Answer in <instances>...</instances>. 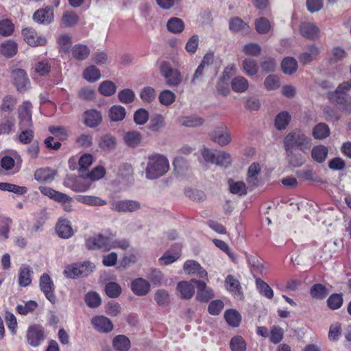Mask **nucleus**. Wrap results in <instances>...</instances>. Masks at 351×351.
I'll use <instances>...</instances> for the list:
<instances>
[{
	"instance_id": "nucleus-1",
	"label": "nucleus",
	"mask_w": 351,
	"mask_h": 351,
	"mask_svg": "<svg viewBox=\"0 0 351 351\" xmlns=\"http://www.w3.org/2000/svg\"><path fill=\"white\" fill-rule=\"evenodd\" d=\"M312 139L308 134L299 129L289 132L284 138L285 149H298L306 154L312 147Z\"/></svg>"
},
{
	"instance_id": "nucleus-2",
	"label": "nucleus",
	"mask_w": 351,
	"mask_h": 351,
	"mask_svg": "<svg viewBox=\"0 0 351 351\" xmlns=\"http://www.w3.org/2000/svg\"><path fill=\"white\" fill-rule=\"evenodd\" d=\"M168 159L161 154H152L147 158L145 169V178L156 180L165 175L169 170Z\"/></svg>"
},
{
	"instance_id": "nucleus-3",
	"label": "nucleus",
	"mask_w": 351,
	"mask_h": 351,
	"mask_svg": "<svg viewBox=\"0 0 351 351\" xmlns=\"http://www.w3.org/2000/svg\"><path fill=\"white\" fill-rule=\"evenodd\" d=\"M160 72L166 80V83L169 86H178L182 80L181 73L173 69L169 63L162 62L160 66Z\"/></svg>"
},
{
	"instance_id": "nucleus-4",
	"label": "nucleus",
	"mask_w": 351,
	"mask_h": 351,
	"mask_svg": "<svg viewBox=\"0 0 351 351\" xmlns=\"http://www.w3.org/2000/svg\"><path fill=\"white\" fill-rule=\"evenodd\" d=\"M140 208V202L133 199L114 201L110 204V209L112 211L121 213L136 212Z\"/></svg>"
},
{
	"instance_id": "nucleus-5",
	"label": "nucleus",
	"mask_w": 351,
	"mask_h": 351,
	"mask_svg": "<svg viewBox=\"0 0 351 351\" xmlns=\"http://www.w3.org/2000/svg\"><path fill=\"white\" fill-rule=\"evenodd\" d=\"M210 136L213 141L221 146L228 145L232 141L230 132L224 124H221L216 127L210 132Z\"/></svg>"
},
{
	"instance_id": "nucleus-6",
	"label": "nucleus",
	"mask_w": 351,
	"mask_h": 351,
	"mask_svg": "<svg viewBox=\"0 0 351 351\" xmlns=\"http://www.w3.org/2000/svg\"><path fill=\"white\" fill-rule=\"evenodd\" d=\"M27 339L32 347H38L45 339L44 328L39 325H32L28 328Z\"/></svg>"
},
{
	"instance_id": "nucleus-7",
	"label": "nucleus",
	"mask_w": 351,
	"mask_h": 351,
	"mask_svg": "<svg viewBox=\"0 0 351 351\" xmlns=\"http://www.w3.org/2000/svg\"><path fill=\"white\" fill-rule=\"evenodd\" d=\"M111 237L98 234L90 237L86 241V246L90 250L101 249L104 251L110 250Z\"/></svg>"
},
{
	"instance_id": "nucleus-8",
	"label": "nucleus",
	"mask_w": 351,
	"mask_h": 351,
	"mask_svg": "<svg viewBox=\"0 0 351 351\" xmlns=\"http://www.w3.org/2000/svg\"><path fill=\"white\" fill-rule=\"evenodd\" d=\"M22 35L25 41L32 47L44 46L47 43L46 38L38 34L34 29L30 27L22 30Z\"/></svg>"
},
{
	"instance_id": "nucleus-9",
	"label": "nucleus",
	"mask_w": 351,
	"mask_h": 351,
	"mask_svg": "<svg viewBox=\"0 0 351 351\" xmlns=\"http://www.w3.org/2000/svg\"><path fill=\"white\" fill-rule=\"evenodd\" d=\"M192 282L197 285L196 300L201 302H208L214 298L213 290L208 287L204 281L193 279Z\"/></svg>"
},
{
	"instance_id": "nucleus-10",
	"label": "nucleus",
	"mask_w": 351,
	"mask_h": 351,
	"mask_svg": "<svg viewBox=\"0 0 351 351\" xmlns=\"http://www.w3.org/2000/svg\"><path fill=\"white\" fill-rule=\"evenodd\" d=\"M39 285L45 297L52 304H54L56 301V297L54 294V285L48 274H44L40 276Z\"/></svg>"
},
{
	"instance_id": "nucleus-11",
	"label": "nucleus",
	"mask_w": 351,
	"mask_h": 351,
	"mask_svg": "<svg viewBox=\"0 0 351 351\" xmlns=\"http://www.w3.org/2000/svg\"><path fill=\"white\" fill-rule=\"evenodd\" d=\"M31 103L25 101L19 108V127H32Z\"/></svg>"
},
{
	"instance_id": "nucleus-12",
	"label": "nucleus",
	"mask_w": 351,
	"mask_h": 351,
	"mask_svg": "<svg viewBox=\"0 0 351 351\" xmlns=\"http://www.w3.org/2000/svg\"><path fill=\"white\" fill-rule=\"evenodd\" d=\"M183 269L186 274L195 275L200 278H206L207 271L194 260H189L186 261L183 266Z\"/></svg>"
},
{
	"instance_id": "nucleus-13",
	"label": "nucleus",
	"mask_w": 351,
	"mask_h": 351,
	"mask_svg": "<svg viewBox=\"0 0 351 351\" xmlns=\"http://www.w3.org/2000/svg\"><path fill=\"white\" fill-rule=\"evenodd\" d=\"M40 193L59 203H69L73 199L70 196L48 186H41L38 188Z\"/></svg>"
},
{
	"instance_id": "nucleus-14",
	"label": "nucleus",
	"mask_w": 351,
	"mask_h": 351,
	"mask_svg": "<svg viewBox=\"0 0 351 351\" xmlns=\"http://www.w3.org/2000/svg\"><path fill=\"white\" fill-rule=\"evenodd\" d=\"M91 323L94 328L99 332L107 333L113 328L112 322L104 315L94 317L91 320Z\"/></svg>"
},
{
	"instance_id": "nucleus-15",
	"label": "nucleus",
	"mask_w": 351,
	"mask_h": 351,
	"mask_svg": "<svg viewBox=\"0 0 351 351\" xmlns=\"http://www.w3.org/2000/svg\"><path fill=\"white\" fill-rule=\"evenodd\" d=\"M33 19L39 24L49 25L53 21V11L50 7L39 9L34 12Z\"/></svg>"
},
{
	"instance_id": "nucleus-16",
	"label": "nucleus",
	"mask_w": 351,
	"mask_h": 351,
	"mask_svg": "<svg viewBox=\"0 0 351 351\" xmlns=\"http://www.w3.org/2000/svg\"><path fill=\"white\" fill-rule=\"evenodd\" d=\"M14 84L19 91L26 90L29 86V80L26 73L21 69H16L12 72Z\"/></svg>"
},
{
	"instance_id": "nucleus-17",
	"label": "nucleus",
	"mask_w": 351,
	"mask_h": 351,
	"mask_svg": "<svg viewBox=\"0 0 351 351\" xmlns=\"http://www.w3.org/2000/svg\"><path fill=\"white\" fill-rule=\"evenodd\" d=\"M319 53L320 50L317 46L315 45H309L306 51L300 54L299 61L303 65L308 64L317 58Z\"/></svg>"
},
{
	"instance_id": "nucleus-18",
	"label": "nucleus",
	"mask_w": 351,
	"mask_h": 351,
	"mask_svg": "<svg viewBox=\"0 0 351 351\" xmlns=\"http://www.w3.org/2000/svg\"><path fill=\"white\" fill-rule=\"evenodd\" d=\"M191 281L179 282L176 287V291L180 297L184 300H191L195 293V287Z\"/></svg>"
},
{
	"instance_id": "nucleus-19",
	"label": "nucleus",
	"mask_w": 351,
	"mask_h": 351,
	"mask_svg": "<svg viewBox=\"0 0 351 351\" xmlns=\"http://www.w3.org/2000/svg\"><path fill=\"white\" fill-rule=\"evenodd\" d=\"M56 230L58 235L62 239H69L74 234L71 222L68 219H59Z\"/></svg>"
},
{
	"instance_id": "nucleus-20",
	"label": "nucleus",
	"mask_w": 351,
	"mask_h": 351,
	"mask_svg": "<svg viewBox=\"0 0 351 351\" xmlns=\"http://www.w3.org/2000/svg\"><path fill=\"white\" fill-rule=\"evenodd\" d=\"M149 282L142 278H138L134 280L131 285L132 291L136 295H145L150 291Z\"/></svg>"
},
{
	"instance_id": "nucleus-21",
	"label": "nucleus",
	"mask_w": 351,
	"mask_h": 351,
	"mask_svg": "<svg viewBox=\"0 0 351 351\" xmlns=\"http://www.w3.org/2000/svg\"><path fill=\"white\" fill-rule=\"evenodd\" d=\"M289 163L293 167H299L303 165L306 158L300 152H297V149H285Z\"/></svg>"
},
{
	"instance_id": "nucleus-22",
	"label": "nucleus",
	"mask_w": 351,
	"mask_h": 351,
	"mask_svg": "<svg viewBox=\"0 0 351 351\" xmlns=\"http://www.w3.org/2000/svg\"><path fill=\"white\" fill-rule=\"evenodd\" d=\"M101 120L102 117L100 112L96 110H86L84 114V122L90 128L97 126Z\"/></svg>"
},
{
	"instance_id": "nucleus-23",
	"label": "nucleus",
	"mask_w": 351,
	"mask_h": 351,
	"mask_svg": "<svg viewBox=\"0 0 351 351\" xmlns=\"http://www.w3.org/2000/svg\"><path fill=\"white\" fill-rule=\"evenodd\" d=\"M225 286L228 291L231 292L235 296L241 298L242 293L241 286L239 281L232 275H228L225 280Z\"/></svg>"
},
{
	"instance_id": "nucleus-24",
	"label": "nucleus",
	"mask_w": 351,
	"mask_h": 351,
	"mask_svg": "<svg viewBox=\"0 0 351 351\" xmlns=\"http://www.w3.org/2000/svg\"><path fill=\"white\" fill-rule=\"evenodd\" d=\"M300 32L302 35L308 39H316L319 37V30L313 23L306 22L301 24Z\"/></svg>"
},
{
	"instance_id": "nucleus-25",
	"label": "nucleus",
	"mask_w": 351,
	"mask_h": 351,
	"mask_svg": "<svg viewBox=\"0 0 351 351\" xmlns=\"http://www.w3.org/2000/svg\"><path fill=\"white\" fill-rule=\"evenodd\" d=\"M328 154V149L323 145H318L313 147L311 152V156L313 161L317 163L324 162Z\"/></svg>"
},
{
	"instance_id": "nucleus-26",
	"label": "nucleus",
	"mask_w": 351,
	"mask_h": 351,
	"mask_svg": "<svg viewBox=\"0 0 351 351\" xmlns=\"http://www.w3.org/2000/svg\"><path fill=\"white\" fill-rule=\"evenodd\" d=\"M261 167L258 163L254 162L248 168L247 182L251 186H256L259 183Z\"/></svg>"
},
{
	"instance_id": "nucleus-27",
	"label": "nucleus",
	"mask_w": 351,
	"mask_h": 351,
	"mask_svg": "<svg viewBox=\"0 0 351 351\" xmlns=\"http://www.w3.org/2000/svg\"><path fill=\"white\" fill-rule=\"evenodd\" d=\"M229 28L234 33L247 34L250 32V26L238 17H234L230 21Z\"/></svg>"
},
{
	"instance_id": "nucleus-28",
	"label": "nucleus",
	"mask_w": 351,
	"mask_h": 351,
	"mask_svg": "<svg viewBox=\"0 0 351 351\" xmlns=\"http://www.w3.org/2000/svg\"><path fill=\"white\" fill-rule=\"evenodd\" d=\"M33 271L27 265H22L19 272V284L21 287H27L32 282Z\"/></svg>"
},
{
	"instance_id": "nucleus-29",
	"label": "nucleus",
	"mask_w": 351,
	"mask_h": 351,
	"mask_svg": "<svg viewBox=\"0 0 351 351\" xmlns=\"http://www.w3.org/2000/svg\"><path fill=\"white\" fill-rule=\"evenodd\" d=\"M241 66L245 73L249 77L255 76L258 72V65L254 59L245 58L242 61Z\"/></svg>"
},
{
	"instance_id": "nucleus-30",
	"label": "nucleus",
	"mask_w": 351,
	"mask_h": 351,
	"mask_svg": "<svg viewBox=\"0 0 351 351\" xmlns=\"http://www.w3.org/2000/svg\"><path fill=\"white\" fill-rule=\"evenodd\" d=\"M17 44L11 40H5L0 45V53L7 58H11L15 56L17 53Z\"/></svg>"
},
{
	"instance_id": "nucleus-31",
	"label": "nucleus",
	"mask_w": 351,
	"mask_h": 351,
	"mask_svg": "<svg viewBox=\"0 0 351 351\" xmlns=\"http://www.w3.org/2000/svg\"><path fill=\"white\" fill-rule=\"evenodd\" d=\"M112 346L117 351H128L130 348L131 343L126 336L119 335L113 338Z\"/></svg>"
},
{
	"instance_id": "nucleus-32",
	"label": "nucleus",
	"mask_w": 351,
	"mask_h": 351,
	"mask_svg": "<svg viewBox=\"0 0 351 351\" xmlns=\"http://www.w3.org/2000/svg\"><path fill=\"white\" fill-rule=\"evenodd\" d=\"M79 22V16L73 11H66L63 13L60 25L64 27H71Z\"/></svg>"
},
{
	"instance_id": "nucleus-33",
	"label": "nucleus",
	"mask_w": 351,
	"mask_h": 351,
	"mask_svg": "<svg viewBox=\"0 0 351 351\" xmlns=\"http://www.w3.org/2000/svg\"><path fill=\"white\" fill-rule=\"evenodd\" d=\"M56 171L49 168L39 169L34 173V178L40 182H51L54 179Z\"/></svg>"
},
{
	"instance_id": "nucleus-34",
	"label": "nucleus",
	"mask_w": 351,
	"mask_h": 351,
	"mask_svg": "<svg viewBox=\"0 0 351 351\" xmlns=\"http://www.w3.org/2000/svg\"><path fill=\"white\" fill-rule=\"evenodd\" d=\"M291 121V114L287 111L279 112L274 120V125L278 130H285Z\"/></svg>"
},
{
	"instance_id": "nucleus-35",
	"label": "nucleus",
	"mask_w": 351,
	"mask_h": 351,
	"mask_svg": "<svg viewBox=\"0 0 351 351\" xmlns=\"http://www.w3.org/2000/svg\"><path fill=\"white\" fill-rule=\"evenodd\" d=\"M232 89L237 93L245 92L249 87L247 80L243 76H237L231 81Z\"/></svg>"
},
{
	"instance_id": "nucleus-36",
	"label": "nucleus",
	"mask_w": 351,
	"mask_h": 351,
	"mask_svg": "<svg viewBox=\"0 0 351 351\" xmlns=\"http://www.w3.org/2000/svg\"><path fill=\"white\" fill-rule=\"evenodd\" d=\"M281 68L285 74L292 75L298 69V62L293 58L287 57L282 60Z\"/></svg>"
},
{
	"instance_id": "nucleus-37",
	"label": "nucleus",
	"mask_w": 351,
	"mask_h": 351,
	"mask_svg": "<svg viewBox=\"0 0 351 351\" xmlns=\"http://www.w3.org/2000/svg\"><path fill=\"white\" fill-rule=\"evenodd\" d=\"M72 56L77 60H84L88 58L90 54L89 48L84 45H75L72 48Z\"/></svg>"
},
{
	"instance_id": "nucleus-38",
	"label": "nucleus",
	"mask_w": 351,
	"mask_h": 351,
	"mask_svg": "<svg viewBox=\"0 0 351 351\" xmlns=\"http://www.w3.org/2000/svg\"><path fill=\"white\" fill-rule=\"evenodd\" d=\"M76 199L79 202L88 206H103L106 204V201L93 195H78Z\"/></svg>"
},
{
	"instance_id": "nucleus-39",
	"label": "nucleus",
	"mask_w": 351,
	"mask_h": 351,
	"mask_svg": "<svg viewBox=\"0 0 351 351\" xmlns=\"http://www.w3.org/2000/svg\"><path fill=\"white\" fill-rule=\"evenodd\" d=\"M123 139L128 146L134 147L140 144L142 136L137 131H130L125 134Z\"/></svg>"
},
{
	"instance_id": "nucleus-40",
	"label": "nucleus",
	"mask_w": 351,
	"mask_h": 351,
	"mask_svg": "<svg viewBox=\"0 0 351 351\" xmlns=\"http://www.w3.org/2000/svg\"><path fill=\"white\" fill-rule=\"evenodd\" d=\"M330 134L328 126L324 123L317 124L313 129L312 135L315 139H324Z\"/></svg>"
},
{
	"instance_id": "nucleus-41",
	"label": "nucleus",
	"mask_w": 351,
	"mask_h": 351,
	"mask_svg": "<svg viewBox=\"0 0 351 351\" xmlns=\"http://www.w3.org/2000/svg\"><path fill=\"white\" fill-rule=\"evenodd\" d=\"M165 126V118L161 114H156L152 117L147 126L148 129L154 132H158Z\"/></svg>"
},
{
	"instance_id": "nucleus-42",
	"label": "nucleus",
	"mask_w": 351,
	"mask_h": 351,
	"mask_svg": "<svg viewBox=\"0 0 351 351\" xmlns=\"http://www.w3.org/2000/svg\"><path fill=\"white\" fill-rule=\"evenodd\" d=\"M167 28L169 32L173 34H179L183 31L184 23L179 18H171L167 23Z\"/></svg>"
},
{
	"instance_id": "nucleus-43",
	"label": "nucleus",
	"mask_w": 351,
	"mask_h": 351,
	"mask_svg": "<svg viewBox=\"0 0 351 351\" xmlns=\"http://www.w3.org/2000/svg\"><path fill=\"white\" fill-rule=\"evenodd\" d=\"M180 123L186 127H198L203 124L204 119L197 115L183 117L180 120Z\"/></svg>"
},
{
	"instance_id": "nucleus-44",
	"label": "nucleus",
	"mask_w": 351,
	"mask_h": 351,
	"mask_svg": "<svg viewBox=\"0 0 351 351\" xmlns=\"http://www.w3.org/2000/svg\"><path fill=\"white\" fill-rule=\"evenodd\" d=\"M227 323L233 327H237L241 322V317L238 311L234 309L227 310L224 313Z\"/></svg>"
},
{
	"instance_id": "nucleus-45",
	"label": "nucleus",
	"mask_w": 351,
	"mask_h": 351,
	"mask_svg": "<svg viewBox=\"0 0 351 351\" xmlns=\"http://www.w3.org/2000/svg\"><path fill=\"white\" fill-rule=\"evenodd\" d=\"M260 66L263 72H274L277 67V62L274 58L264 57L262 58Z\"/></svg>"
},
{
	"instance_id": "nucleus-46",
	"label": "nucleus",
	"mask_w": 351,
	"mask_h": 351,
	"mask_svg": "<svg viewBox=\"0 0 351 351\" xmlns=\"http://www.w3.org/2000/svg\"><path fill=\"white\" fill-rule=\"evenodd\" d=\"M84 79L90 82H95L101 78L100 71L95 66H89L83 73Z\"/></svg>"
},
{
	"instance_id": "nucleus-47",
	"label": "nucleus",
	"mask_w": 351,
	"mask_h": 351,
	"mask_svg": "<svg viewBox=\"0 0 351 351\" xmlns=\"http://www.w3.org/2000/svg\"><path fill=\"white\" fill-rule=\"evenodd\" d=\"M125 109L121 106H113L109 110V117L112 121H119L125 117Z\"/></svg>"
},
{
	"instance_id": "nucleus-48",
	"label": "nucleus",
	"mask_w": 351,
	"mask_h": 351,
	"mask_svg": "<svg viewBox=\"0 0 351 351\" xmlns=\"http://www.w3.org/2000/svg\"><path fill=\"white\" fill-rule=\"evenodd\" d=\"M0 190L12 192L18 195L25 194L27 191V188L25 186H21L7 182H0Z\"/></svg>"
},
{
	"instance_id": "nucleus-49",
	"label": "nucleus",
	"mask_w": 351,
	"mask_h": 351,
	"mask_svg": "<svg viewBox=\"0 0 351 351\" xmlns=\"http://www.w3.org/2000/svg\"><path fill=\"white\" fill-rule=\"evenodd\" d=\"M21 132L19 135V140L23 144L30 143L34 138V133L31 127H19Z\"/></svg>"
},
{
	"instance_id": "nucleus-50",
	"label": "nucleus",
	"mask_w": 351,
	"mask_h": 351,
	"mask_svg": "<svg viewBox=\"0 0 351 351\" xmlns=\"http://www.w3.org/2000/svg\"><path fill=\"white\" fill-rule=\"evenodd\" d=\"M231 162V156L229 153L226 152H217L214 164L226 168L230 165Z\"/></svg>"
},
{
	"instance_id": "nucleus-51",
	"label": "nucleus",
	"mask_w": 351,
	"mask_h": 351,
	"mask_svg": "<svg viewBox=\"0 0 351 351\" xmlns=\"http://www.w3.org/2000/svg\"><path fill=\"white\" fill-rule=\"evenodd\" d=\"M230 191L232 193L243 195L247 193V189L245 184L242 181L234 182L230 180L228 182Z\"/></svg>"
},
{
	"instance_id": "nucleus-52",
	"label": "nucleus",
	"mask_w": 351,
	"mask_h": 351,
	"mask_svg": "<svg viewBox=\"0 0 351 351\" xmlns=\"http://www.w3.org/2000/svg\"><path fill=\"white\" fill-rule=\"evenodd\" d=\"M337 104L340 110L345 113H351V97L348 95H340L336 97Z\"/></svg>"
},
{
	"instance_id": "nucleus-53",
	"label": "nucleus",
	"mask_w": 351,
	"mask_h": 351,
	"mask_svg": "<svg viewBox=\"0 0 351 351\" xmlns=\"http://www.w3.org/2000/svg\"><path fill=\"white\" fill-rule=\"evenodd\" d=\"M263 85L267 90H274L280 86L279 77L276 75H269L264 80Z\"/></svg>"
},
{
	"instance_id": "nucleus-54",
	"label": "nucleus",
	"mask_w": 351,
	"mask_h": 351,
	"mask_svg": "<svg viewBox=\"0 0 351 351\" xmlns=\"http://www.w3.org/2000/svg\"><path fill=\"white\" fill-rule=\"evenodd\" d=\"M99 92L104 96L112 95L117 90L116 85L111 81L102 82L99 86Z\"/></svg>"
},
{
	"instance_id": "nucleus-55",
	"label": "nucleus",
	"mask_w": 351,
	"mask_h": 351,
	"mask_svg": "<svg viewBox=\"0 0 351 351\" xmlns=\"http://www.w3.org/2000/svg\"><path fill=\"white\" fill-rule=\"evenodd\" d=\"M257 289L261 294L265 295L266 298L271 299L274 296V291L261 278H257L256 280Z\"/></svg>"
},
{
	"instance_id": "nucleus-56",
	"label": "nucleus",
	"mask_w": 351,
	"mask_h": 351,
	"mask_svg": "<svg viewBox=\"0 0 351 351\" xmlns=\"http://www.w3.org/2000/svg\"><path fill=\"white\" fill-rule=\"evenodd\" d=\"M229 80V76L222 75L218 80L216 88L219 94L226 96L230 93Z\"/></svg>"
},
{
	"instance_id": "nucleus-57",
	"label": "nucleus",
	"mask_w": 351,
	"mask_h": 351,
	"mask_svg": "<svg viewBox=\"0 0 351 351\" xmlns=\"http://www.w3.org/2000/svg\"><path fill=\"white\" fill-rule=\"evenodd\" d=\"M99 145L104 150H111L115 147L116 139L111 135H104L101 138Z\"/></svg>"
},
{
	"instance_id": "nucleus-58",
	"label": "nucleus",
	"mask_w": 351,
	"mask_h": 351,
	"mask_svg": "<svg viewBox=\"0 0 351 351\" xmlns=\"http://www.w3.org/2000/svg\"><path fill=\"white\" fill-rule=\"evenodd\" d=\"M255 28L258 34H265L271 29V24L268 19L260 18L255 21Z\"/></svg>"
},
{
	"instance_id": "nucleus-59",
	"label": "nucleus",
	"mask_w": 351,
	"mask_h": 351,
	"mask_svg": "<svg viewBox=\"0 0 351 351\" xmlns=\"http://www.w3.org/2000/svg\"><path fill=\"white\" fill-rule=\"evenodd\" d=\"M160 102L164 106H170L176 100V95L169 90L162 91L158 97Z\"/></svg>"
},
{
	"instance_id": "nucleus-60",
	"label": "nucleus",
	"mask_w": 351,
	"mask_h": 351,
	"mask_svg": "<svg viewBox=\"0 0 351 351\" xmlns=\"http://www.w3.org/2000/svg\"><path fill=\"white\" fill-rule=\"evenodd\" d=\"M85 302L90 308H97L101 303V299L96 292H89L85 296Z\"/></svg>"
},
{
	"instance_id": "nucleus-61",
	"label": "nucleus",
	"mask_w": 351,
	"mask_h": 351,
	"mask_svg": "<svg viewBox=\"0 0 351 351\" xmlns=\"http://www.w3.org/2000/svg\"><path fill=\"white\" fill-rule=\"evenodd\" d=\"M37 306L38 304L35 301L29 300L24 304H19L16 306V311L21 315H27V313L34 311Z\"/></svg>"
},
{
	"instance_id": "nucleus-62",
	"label": "nucleus",
	"mask_w": 351,
	"mask_h": 351,
	"mask_svg": "<svg viewBox=\"0 0 351 351\" xmlns=\"http://www.w3.org/2000/svg\"><path fill=\"white\" fill-rule=\"evenodd\" d=\"M230 346L232 351H245L246 343L242 337L236 336L232 338Z\"/></svg>"
},
{
	"instance_id": "nucleus-63",
	"label": "nucleus",
	"mask_w": 351,
	"mask_h": 351,
	"mask_svg": "<svg viewBox=\"0 0 351 351\" xmlns=\"http://www.w3.org/2000/svg\"><path fill=\"white\" fill-rule=\"evenodd\" d=\"M327 294L328 291L326 288L321 284H316L311 289V295L314 298L319 300L323 299Z\"/></svg>"
},
{
	"instance_id": "nucleus-64",
	"label": "nucleus",
	"mask_w": 351,
	"mask_h": 351,
	"mask_svg": "<svg viewBox=\"0 0 351 351\" xmlns=\"http://www.w3.org/2000/svg\"><path fill=\"white\" fill-rule=\"evenodd\" d=\"M154 300L159 306H166L169 302V295L165 289H158L154 295Z\"/></svg>"
}]
</instances>
